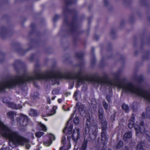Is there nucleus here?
I'll return each mask as SVG.
<instances>
[{"mask_svg": "<svg viewBox=\"0 0 150 150\" xmlns=\"http://www.w3.org/2000/svg\"><path fill=\"white\" fill-rule=\"evenodd\" d=\"M83 55V52H82L76 53V57L81 61L78 65L79 68V70L74 73H68L66 71V79L76 80L77 85L79 86L84 83L86 81L91 82L98 84H100L102 86L109 87L116 86L119 88H122L123 92L134 94L150 101V92L139 88L132 82H126L123 80L117 81L119 76V72L115 73L113 74L115 79L112 80H109L103 77L95 78L92 76L85 74L82 70L84 64L82 61Z\"/></svg>", "mask_w": 150, "mask_h": 150, "instance_id": "nucleus-1", "label": "nucleus"}, {"mask_svg": "<svg viewBox=\"0 0 150 150\" xmlns=\"http://www.w3.org/2000/svg\"><path fill=\"white\" fill-rule=\"evenodd\" d=\"M89 133V138L87 139L88 140L90 141L95 139L97 136L98 132V126L95 123L91 124L90 128L88 129Z\"/></svg>", "mask_w": 150, "mask_h": 150, "instance_id": "nucleus-2", "label": "nucleus"}, {"mask_svg": "<svg viewBox=\"0 0 150 150\" xmlns=\"http://www.w3.org/2000/svg\"><path fill=\"white\" fill-rule=\"evenodd\" d=\"M16 121L18 125L21 127H25L28 124L29 119L27 116L21 113L19 117L17 118Z\"/></svg>", "mask_w": 150, "mask_h": 150, "instance_id": "nucleus-3", "label": "nucleus"}, {"mask_svg": "<svg viewBox=\"0 0 150 150\" xmlns=\"http://www.w3.org/2000/svg\"><path fill=\"white\" fill-rule=\"evenodd\" d=\"M63 3L62 16L63 18V22L60 30L61 32H66V0H62Z\"/></svg>", "mask_w": 150, "mask_h": 150, "instance_id": "nucleus-4", "label": "nucleus"}, {"mask_svg": "<svg viewBox=\"0 0 150 150\" xmlns=\"http://www.w3.org/2000/svg\"><path fill=\"white\" fill-rule=\"evenodd\" d=\"M66 27L67 26L69 28V33L73 35L76 34L77 28L75 21L74 20L71 23H69L66 20Z\"/></svg>", "mask_w": 150, "mask_h": 150, "instance_id": "nucleus-5", "label": "nucleus"}, {"mask_svg": "<svg viewBox=\"0 0 150 150\" xmlns=\"http://www.w3.org/2000/svg\"><path fill=\"white\" fill-rule=\"evenodd\" d=\"M15 45L16 46H18V47L17 48L16 51L18 53L21 55H24L28 51L30 50L33 47V46L31 45L30 46V47L26 50H24L21 47V44L17 42Z\"/></svg>", "mask_w": 150, "mask_h": 150, "instance_id": "nucleus-6", "label": "nucleus"}, {"mask_svg": "<svg viewBox=\"0 0 150 150\" xmlns=\"http://www.w3.org/2000/svg\"><path fill=\"white\" fill-rule=\"evenodd\" d=\"M134 127L137 134L140 132L142 134H144L146 132L143 121H141L139 125H135Z\"/></svg>", "mask_w": 150, "mask_h": 150, "instance_id": "nucleus-7", "label": "nucleus"}, {"mask_svg": "<svg viewBox=\"0 0 150 150\" xmlns=\"http://www.w3.org/2000/svg\"><path fill=\"white\" fill-rule=\"evenodd\" d=\"M101 141L103 143V145L101 150H107V147L105 145L108 138V136L107 135L106 131H101ZM108 150H111L109 149Z\"/></svg>", "mask_w": 150, "mask_h": 150, "instance_id": "nucleus-8", "label": "nucleus"}, {"mask_svg": "<svg viewBox=\"0 0 150 150\" xmlns=\"http://www.w3.org/2000/svg\"><path fill=\"white\" fill-rule=\"evenodd\" d=\"M80 129L78 127H75L73 130L71 135V138L72 140L76 142L77 141L79 138L80 134Z\"/></svg>", "mask_w": 150, "mask_h": 150, "instance_id": "nucleus-9", "label": "nucleus"}, {"mask_svg": "<svg viewBox=\"0 0 150 150\" xmlns=\"http://www.w3.org/2000/svg\"><path fill=\"white\" fill-rule=\"evenodd\" d=\"M1 37L2 39H4L10 32L9 28L7 27L2 26L1 28Z\"/></svg>", "mask_w": 150, "mask_h": 150, "instance_id": "nucleus-10", "label": "nucleus"}, {"mask_svg": "<svg viewBox=\"0 0 150 150\" xmlns=\"http://www.w3.org/2000/svg\"><path fill=\"white\" fill-rule=\"evenodd\" d=\"M63 136L62 137L61 143L63 145L60 148L59 150H66V125L63 130Z\"/></svg>", "mask_w": 150, "mask_h": 150, "instance_id": "nucleus-11", "label": "nucleus"}, {"mask_svg": "<svg viewBox=\"0 0 150 150\" xmlns=\"http://www.w3.org/2000/svg\"><path fill=\"white\" fill-rule=\"evenodd\" d=\"M75 0H66V14L67 13H70L72 14H74L75 13L74 10H71L69 8H67V6L70 5L75 2Z\"/></svg>", "mask_w": 150, "mask_h": 150, "instance_id": "nucleus-12", "label": "nucleus"}, {"mask_svg": "<svg viewBox=\"0 0 150 150\" xmlns=\"http://www.w3.org/2000/svg\"><path fill=\"white\" fill-rule=\"evenodd\" d=\"M2 102L4 103L7 104V106L13 109H16L17 106L16 104L13 102H10L9 100H7L5 98H4L2 100Z\"/></svg>", "mask_w": 150, "mask_h": 150, "instance_id": "nucleus-13", "label": "nucleus"}, {"mask_svg": "<svg viewBox=\"0 0 150 150\" xmlns=\"http://www.w3.org/2000/svg\"><path fill=\"white\" fill-rule=\"evenodd\" d=\"M30 27L31 28L32 30L30 32L29 34L30 35L36 33L37 35L39 36L41 35V33L40 31H37L36 30V25L35 23H32L30 25Z\"/></svg>", "mask_w": 150, "mask_h": 150, "instance_id": "nucleus-14", "label": "nucleus"}, {"mask_svg": "<svg viewBox=\"0 0 150 150\" xmlns=\"http://www.w3.org/2000/svg\"><path fill=\"white\" fill-rule=\"evenodd\" d=\"M142 116L143 118L147 117L150 118V106H148L146 109V112H143Z\"/></svg>", "mask_w": 150, "mask_h": 150, "instance_id": "nucleus-15", "label": "nucleus"}, {"mask_svg": "<svg viewBox=\"0 0 150 150\" xmlns=\"http://www.w3.org/2000/svg\"><path fill=\"white\" fill-rule=\"evenodd\" d=\"M37 129L38 130H42L44 132H46L47 131L45 126L41 123H40L37 125Z\"/></svg>", "mask_w": 150, "mask_h": 150, "instance_id": "nucleus-16", "label": "nucleus"}, {"mask_svg": "<svg viewBox=\"0 0 150 150\" xmlns=\"http://www.w3.org/2000/svg\"><path fill=\"white\" fill-rule=\"evenodd\" d=\"M67 125V126L68 127L67 132H66V134H72V129L73 127V125L72 123H70L69 125H67V123H66V125Z\"/></svg>", "mask_w": 150, "mask_h": 150, "instance_id": "nucleus-17", "label": "nucleus"}, {"mask_svg": "<svg viewBox=\"0 0 150 150\" xmlns=\"http://www.w3.org/2000/svg\"><path fill=\"white\" fill-rule=\"evenodd\" d=\"M144 143L143 142L141 141L139 142L137 146V150H145L144 148Z\"/></svg>", "mask_w": 150, "mask_h": 150, "instance_id": "nucleus-18", "label": "nucleus"}, {"mask_svg": "<svg viewBox=\"0 0 150 150\" xmlns=\"http://www.w3.org/2000/svg\"><path fill=\"white\" fill-rule=\"evenodd\" d=\"M79 103H77L76 105V107L79 109V111L81 113H83L85 112V109L83 105L81 104L79 105Z\"/></svg>", "mask_w": 150, "mask_h": 150, "instance_id": "nucleus-19", "label": "nucleus"}, {"mask_svg": "<svg viewBox=\"0 0 150 150\" xmlns=\"http://www.w3.org/2000/svg\"><path fill=\"white\" fill-rule=\"evenodd\" d=\"M103 108H100L98 110V117L100 121H103Z\"/></svg>", "mask_w": 150, "mask_h": 150, "instance_id": "nucleus-20", "label": "nucleus"}, {"mask_svg": "<svg viewBox=\"0 0 150 150\" xmlns=\"http://www.w3.org/2000/svg\"><path fill=\"white\" fill-rule=\"evenodd\" d=\"M100 121L101 122V131H106V129L107 128V122L103 120V121L101 120Z\"/></svg>", "mask_w": 150, "mask_h": 150, "instance_id": "nucleus-21", "label": "nucleus"}, {"mask_svg": "<svg viewBox=\"0 0 150 150\" xmlns=\"http://www.w3.org/2000/svg\"><path fill=\"white\" fill-rule=\"evenodd\" d=\"M91 118L90 117H88L86 119L85 125L86 130L87 131V129H88L90 128L91 125Z\"/></svg>", "mask_w": 150, "mask_h": 150, "instance_id": "nucleus-22", "label": "nucleus"}, {"mask_svg": "<svg viewBox=\"0 0 150 150\" xmlns=\"http://www.w3.org/2000/svg\"><path fill=\"white\" fill-rule=\"evenodd\" d=\"M88 139H84L83 142V144L79 150H86L87 146Z\"/></svg>", "mask_w": 150, "mask_h": 150, "instance_id": "nucleus-23", "label": "nucleus"}, {"mask_svg": "<svg viewBox=\"0 0 150 150\" xmlns=\"http://www.w3.org/2000/svg\"><path fill=\"white\" fill-rule=\"evenodd\" d=\"M22 62L20 60H16L13 64V66L15 70H17L18 66L22 64Z\"/></svg>", "mask_w": 150, "mask_h": 150, "instance_id": "nucleus-24", "label": "nucleus"}, {"mask_svg": "<svg viewBox=\"0 0 150 150\" xmlns=\"http://www.w3.org/2000/svg\"><path fill=\"white\" fill-rule=\"evenodd\" d=\"M57 106H54L53 107L52 110V112H53V113H48L45 116H44L42 114V116L43 117H46L47 116H50L52 115H53V114H54V113H55L56 112V110L57 109Z\"/></svg>", "mask_w": 150, "mask_h": 150, "instance_id": "nucleus-25", "label": "nucleus"}, {"mask_svg": "<svg viewBox=\"0 0 150 150\" xmlns=\"http://www.w3.org/2000/svg\"><path fill=\"white\" fill-rule=\"evenodd\" d=\"M132 135V133L131 132H128L125 133L123 137V139L125 141H127L128 138H130Z\"/></svg>", "mask_w": 150, "mask_h": 150, "instance_id": "nucleus-26", "label": "nucleus"}, {"mask_svg": "<svg viewBox=\"0 0 150 150\" xmlns=\"http://www.w3.org/2000/svg\"><path fill=\"white\" fill-rule=\"evenodd\" d=\"M30 115L34 117L37 116L38 115L37 111L33 109H31L30 112Z\"/></svg>", "mask_w": 150, "mask_h": 150, "instance_id": "nucleus-27", "label": "nucleus"}, {"mask_svg": "<svg viewBox=\"0 0 150 150\" xmlns=\"http://www.w3.org/2000/svg\"><path fill=\"white\" fill-rule=\"evenodd\" d=\"M14 112L13 111H9L7 113L8 117L11 120H13L14 118Z\"/></svg>", "mask_w": 150, "mask_h": 150, "instance_id": "nucleus-28", "label": "nucleus"}, {"mask_svg": "<svg viewBox=\"0 0 150 150\" xmlns=\"http://www.w3.org/2000/svg\"><path fill=\"white\" fill-rule=\"evenodd\" d=\"M134 124V119L133 118H131L130 121L128 123V127L130 129H131L133 126Z\"/></svg>", "mask_w": 150, "mask_h": 150, "instance_id": "nucleus-29", "label": "nucleus"}, {"mask_svg": "<svg viewBox=\"0 0 150 150\" xmlns=\"http://www.w3.org/2000/svg\"><path fill=\"white\" fill-rule=\"evenodd\" d=\"M40 94L38 92H36L34 93L33 98L34 100H36L39 98Z\"/></svg>", "mask_w": 150, "mask_h": 150, "instance_id": "nucleus-30", "label": "nucleus"}, {"mask_svg": "<svg viewBox=\"0 0 150 150\" xmlns=\"http://www.w3.org/2000/svg\"><path fill=\"white\" fill-rule=\"evenodd\" d=\"M135 79H136L137 82L139 83L142 82L144 81V78L142 76H137L136 78H135Z\"/></svg>", "mask_w": 150, "mask_h": 150, "instance_id": "nucleus-31", "label": "nucleus"}, {"mask_svg": "<svg viewBox=\"0 0 150 150\" xmlns=\"http://www.w3.org/2000/svg\"><path fill=\"white\" fill-rule=\"evenodd\" d=\"M122 107L123 109L125 110L126 112H127L129 111V107L127 105L123 104L122 105Z\"/></svg>", "mask_w": 150, "mask_h": 150, "instance_id": "nucleus-32", "label": "nucleus"}, {"mask_svg": "<svg viewBox=\"0 0 150 150\" xmlns=\"http://www.w3.org/2000/svg\"><path fill=\"white\" fill-rule=\"evenodd\" d=\"M44 133L43 132H39L36 133L35 136L37 138H40L43 135Z\"/></svg>", "mask_w": 150, "mask_h": 150, "instance_id": "nucleus-33", "label": "nucleus"}, {"mask_svg": "<svg viewBox=\"0 0 150 150\" xmlns=\"http://www.w3.org/2000/svg\"><path fill=\"white\" fill-rule=\"evenodd\" d=\"M74 123V124L77 125H78L79 122V119L78 117L76 116L73 120Z\"/></svg>", "mask_w": 150, "mask_h": 150, "instance_id": "nucleus-34", "label": "nucleus"}, {"mask_svg": "<svg viewBox=\"0 0 150 150\" xmlns=\"http://www.w3.org/2000/svg\"><path fill=\"white\" fill-rule=\"evenodd\" d=\"M123 146V142L122 141H120L117 144L116 146V148L117 149H120Z\"/></svg>", "mask_w": 150, "mask_h": 150, "instance_id": "nucleus-35", "label": "nucleus"}, {"mask_svg": "<svg viewBox=\"0 0 150 150\" xmlns=\"http://www.w3.org/2000/svg\"><path fill=\"white\" fill-rule=\"evenodd\" d=\"M75 112H76V110H74L73 112V113L71 115L70 118L69 120L67 122V125H69L70 123H72L71 120L74 115V114Z\"/></svg>", "mask_w": 150, "mask_h": 150, "instance_id": "nucleus-36", "label": "nucleus"}, {"mask_svg": "<svg viewBox=\"0 0 150 150\" xmlns=\"http://www.w3.org/2000/svg\"><path fill=\"white\" fill-rule=\"evenodd\" d=\"M49 141H47L48 142H52V140L53 139H55V137L53 135L50 134L48 136Z\"/></svg>", "mask_w": 150, "mask_h": 150, "instance_id": "nucleus-37", "label": "nucleus"}, {"mask_svg": "<svg viewBox=\"0 0 150 150\" xmlns=\"http://www.w3.org/2000/svg\"><path fill=\"white\" fill-rule=\"evenodd\" d=\"M103 104L104 108L106 110H108V105L106 103L105 100H103Z\"/></svg>", "mask_w": 150, "mask_h": 150, "instance_id": "nucleus-38", "label": "nucleus"}, {"mask_svg": "<svg viewBox=\"0 0 150 150\" xmlns=\"http://www.w3.org/2000/svg\"><path fill=\"white\" fill-rule=\"evenodd\" d=\"M59 16L57 14H56L53 18V21L54 23H55L59 18Z\"/></svg>", "mask_w": 150, "mask_h": 150, "instance_id": "nucleus-39", "label": "nucleus"}, {"mask_svg": "<svg viewBox=\"0 0 150 150\" xmlns=\"http://www.w3.org/2000/svg\"><path fill=\"white\" fill-rule=\"evenodd\" d=\"M110 34L111 37L112 38H115V32L113 29H112L111 31Z\"/></svg>", "mask_w": 150, "mask_h": 150, "instance_id": "nucleus-40", "label": "nucleus"}, {"mask_svg": "<svg viewBox=\"0 0 150 150\" xmlns=\"http://www.w3.org/2000/svg\"><path fill=\"white\" fill-rule=\"evenodd\" d=\"M35 54H33L30 57V60L31 61H33L34 60Z\"/></svg>", "mask_w": 150, "mask_h": 150, "instance_id": "nucleus-41", "label": "nucleus"}, {"mask_svg": "<svg viewBox=\"0 0 150 150\" xmlns=\"http://www.w3.org/2000/svg\"><path fill=\"white\" fill-rule=\"evenodd\" d=\"M96 60L94 57H93L91 59V64L92 66H93L95 64Z\"/></svg>", "mask_w": 150, "mask_h": 150, "instance_id": "nucleus-42", "label": "nucleus"}, {"mask_svg": "<svg viewBox=\"0 0 150 150\" xmlns=\"http://www.w3.org/2000/svg\"><path fill=\"white\" fill-rule=\"evenodd\" d=\"M59 92V90L57 89H54L52 91V93L53 94H56Z\"/></svg>", "mask_w": 150, "mask_h": 150, "instance_id": "nucleus-43", "label": "nucleus"}, {"mask_svg": "<svg viewBox=\"0 0 150 150\" xmlns=\"http://www.w3.org/2000/svg\"><path fill=\"white\" fill-rule=\"evenodd\" d=\"M149 54L148 53L145 54L143 57V59H148L149 58Z\"/></svg>", "mask_w": 150, "mask_h": 150, "instance_id": "nucleus-44", "label": "nucleus"}, {"mask_svg": "<svg viewBox=\"0 0 150 150\" xmlns=\"http://www.w3.org/2000/svg\"><path fill=\"white\" fill-rule=\"evenodd\" d=\"M106 98L108 103H110L111 100V97L110 95H106Z\"/></svg>", "mask_w": 150, "mask_h": 150, "instance_id": "nucleus-45", "label": "nucleus"}, {"mask_svg": "<svg viewBox=\"0 0 150 150\" xmlns=\"http://www.w3.org/2000/svg\"><path fill=\"white\" fill-rule=\"evenodd\" d=\"M3 92V82H0V92Z\"/></svg>", "mask_w": 150, "mask_h": 150, "instance_id": "nucleus-46", "label": "nucleus"}, {"mask_svg": "<svg viewBox=\"0 0 150 150\" xmlns=\"http://www.w3.org/2000/svg\"><path fill=\"white\" fill-rule=\"evenodd\" d=\"M0 150H10V148L9 147H6L5 148L2 147Z\"/></svg>", "mask_w": 150, "mask_h": 150, "instance_id": "nucleus-47", "label": "nucleus"}, {"mask_svg": "<svg viewBox=\"0 0 150 150\" xmlns=\"http://www.w3.org/2000/svg\"><path fill=\"white\" fill-rule=\"evenodd\" d=\"M64 100V98H63ZM63 99L62 98H59L57 100V101L58 102V103H62L63 100Z\"/></svg>", "mask_w": 150, "mask_h": 150, "instance_id": "nucleus-48", "label": "nucleus"}, {"mask_svg": "<svg viewBox=\"0 0 150 150\" xmlns=\"http://www.w3.org/2000/svg\"><path fill=\"white\" fill-rule=\"evenodd\" d=\"M104 3L105 5V6H107L108 4V0H104Z\"/></svg>", "mask_w": 150, "mask_h": 150, "instance_id": "nucleus-49", "label": "nucleus"}, {"mask_svg": "<svg viewBox=\"0 0 150 150\" xmlns=\"http://www.w3.org/2000/svg\"><path fill=\"white\" fill-rule=\"evenodd\" d=\"M94 38L95 40H97L99 38V36L98 35H95Z\"/></svg>", "mask_w": 150, "mask_h": 150, "instance_id": "nucleus-50", "label": "nucleus"}, {"mask_svg": "<svg viewBox=\"0 0 150 150\" xmlns=\"http://www.w3.org/2000/svg\"><path fill=\"white\" fill-rule=\"evenodd\" d=\"M47 103L49 104H50L51 103V100L49 97L47 98Z\"/></svg>", "mask_w": 150, "mask_h": 150, "instance_id": "nucleus-51", "label": "nucleus"}, {"mask_svg": "<svg viewBox=\"0 0 150 150\" xmlns=\"http://www.w3.org/2000/svg\"><path fill=\"white\" fill-rule=\"evenodd\" d=\"M5 55L6 54L5 53L1 52L0 53V55H2L3 57L5 56Z\"/></svg>", "mask_w": 150, "mask_h": 150, "instance_id": "nucleus-52", "label": "nucleus"}, {"mask_svg": "<svg viewBox=\"0 0 150 150\" xmlns=\"http://www.w3.org/2000/svg\"><path fill=\"white\" fill-rule=\"evenodd\" d=\"M62 109L64 111H66V107L65 105H64L62 106Z\"/></svg>", "mask_w": 150, "mask_h": 150, "instance_id": "nucleus-53", "label": "nucleus"}, {"mask_svg": "<svg viewBox=\"0 0 150 150\" xmlns=\"http://www.w3.org/2000/svg\"><path fill=\"white\" fill-rule=\"evenodd\" d=\"M71 136H67V140H69H69H70V139H71Z\"/></svg>", "mask_w": 150, "mask_h": 150, "instance_id": "nucleus-54", "label": "nucleus"}, {"mask_svg": "<svg viewBox=\"0 0 150 150\" xmlns=\"http://www.w3.org/2000/svg\"><path fill=\"white\" fill-rule=\"evenodd\" d=\"M124 150H129L128 147L127 146H125Z\"/></svg>", "mask_w": 150, "mask_h": 150, "instance_id": "nucleus-55", "label": "nucleus"}, {"mask_svg": "<svg viewBox=\"0 0 150 150\" xmlns=\"http://www.w3.org/2000/svg\"><path fill=\"white\" fill-rule=\"evenodd\" d=\"M56 97V96H53L52 97V100H53L55 99V98Z\"/></svg>", "mask_w": 150, "mask_h": 150, "instance_id": "nucleus-56", "label": "nucleus"}, {"mask_svg": "<svg viewBox=\"0 0 150 150\" xmlns=\"http://www.w3.org/2000/svg\"><path fill=\"white\" fill-rule=\"evenodd\" d=\"M77 91H76L75 93H74V96L75 97H76V96H77Z\"/></svg>", "mask_w": 150, "mask_h": 150, "instance_id": "nucleus-57", "label": "nucleus"}, {"mask_svg": "<svg viewBox=\"0 0 150 150\" xmlns=\"http://www.w3.org/2000/svg\"><path fill=\"white\" fill-rule=\"evenodd\" d=\"M94 50V49H93V48L92 49V55H93V54Z\"/></svg>", "mask_w": 150, "mask_h": 150, "instance_id": "nucleus-58", "label": "nucleus"}, {"mask_svg": "<svg viewBox=\"0 0 150 150\" xmlns=\"http://www.w3.org/2000/svg\"><path fill=\"white\" fill-rule=\"evenodd\" d=\"M33 84L36 87H37V84L36 83L34 82L33 83Z\"/></svg>", "mask_w": 150, "mask_h": 150, "instance_id": "nucleus-59", "label": "nucleus"}, {"mask_svg": "<svg viewBox=\"0 0 150 150\" xmlns=\"http://www.w3.org/2000/svg\"><path fill=\"white\" fill-rule=\"evenodd\" d=\"M131 108L133 110L134 109V106L133 104H132V105Z\"/></svg>", "mask_w": 150, "mask_h": 150, "instance_id": "nucleus-60", "label": "nucleus"}, {"mask_svg": "<svg viewBox=\"0 0 150 150\" xmlns=\"http://www.w3.org/2000/svg\"><path fill=\"white\" fill-rule=\"evenodd\" d=\"M26 147L27 149H29V147H28V146L27 145H26Z\"/></svg>", "mask_w": 150, "mask_h": 150, "instance_id": "nucleus-61", "label": "nucleus"}, {"mask_svg": "<svg viewBox=\"0 0 150 150\" xmlns=\"http://www.w3.org/2000/svg\"><path fill=\"white\" fill-rule=\"evenodd\" d=\"M44 120L46 121H47V119L46 118H44Z\"/></svg>", "mask_w": 150, "mask_h": 150, "instance_id": "nucleus-62", "label": "nucleus"}, {"mask_svg": "<svg viewBox=\"0 0 150 150\" xmlns=\"http://www.w3.org/2000/svg\"><path fill=\"white\" fill-rule=\"evenodd\" d=\"M135 55H136L137 54V52H135Z\"/></svg>", "mask_w": 150, "mask_h": 150, "instance_id": "nucleus-63", "label": "nucleus"}, {"mask_svg": "<svg viewBox=\"0 0 150 150\" xmlns=\"http://www.w3.org/2000/svg\"><path fill=\"white\" fill-rule=\"evenodd\" d=\"M89 21H90V20H89V18H88V23L89 24Z\"/></svg>", "mask_w": 150, "mask_h": 150, "instance_id": "nucleus-64", "label": "nucleus"}]
</instances>
